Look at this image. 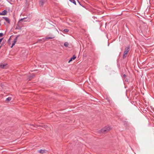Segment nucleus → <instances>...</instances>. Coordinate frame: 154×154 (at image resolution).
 <instances>
[{
	"mask_svg": "<svg viewBox=\"0 0 154 154\" xmlns=\"http://www.w3.org/2000/svg\"><path fill=\"white\" fill-rule=\"evenodd\" d=\"M130 46H128V47H127L125 48V50L124 52L122 58L123 59H125L126 57V55H127L129 51H130Z\"/></svg>",
	"mask_w": 154,
	"mask_h": 154,
	"instance_id": "obj_1",
	"label": "nucleus"
},
{
	"mask_svg": "<svg viewBox=\"0 0 154 154\" xmlns=\"http://www.w3.org/2000/svg\"><path fill=\"white\" fill-rule=\"evenodd\" d=\"M24 19H21L18 22L17 24L16 27V29L20 30L21 29L22 26L21 25V21Z\"/></svg>",
	"mask_w": 154,
	"mask_h": 154,
	"instance_id": "obj_2",
	"label": "nucleus"
},
{
	"mask_svg": "<svg viewBox=\"0 0 154 154\" xmlns=\"http://www.w3.org/2000/svg\"><path fill=\"white\" fill-rule=\"evenodd\" d=\"M111 129L109 126H106L101 129V131L103 133H106L109 131Z\"/></svg>",
	"mask_w": 154,
	"mask_h": 154,
	"instance_id": "obj_3",
	"label": "nucleus"
},
{
	"mask_svg": "<svg viewBox=\"0 0 154 154\" xmlns=\"http://www.w3.org/2000/svg\"><path fill=\"white\" fill-rule=\"evenodd\" d=\"M122 77L124 81L126 82H129V79L127 78V75L125 74H123Z\"/></svg>",
	"mask_w": 154,
	"mask_h": 154,
	"instance_id": "obj_4",
	"label": "nucleus"
},
{
	"mask_svg": "<svg viewBox=\"0 0 154 154\" xmlns=\"http://www.w3.org/2000/svg\"><path fill=\"white\" fill-rule=\"evenodd\" d=\"M8 64L6 63H1L0 65V68L2 69H6L7 68Z\"/></svg>",
	"mask_w": 154,
	"mask_h": 154,
	"instance_id": "obj_5",
	"label": "nucleus"
},
{
	"mask_svg": "<svg viewBox=\"0 0 154 154\" xmlns=\"http://www.w3.org/2000/svg\"><path fill=\"white\" fill-rule=\"evenodd\" d=\"M8 11L7 10H4L2 12L0 13V15H5L7 13Z\"/></svg>",
	"mask_w": 154,
	"mask_h": 154,
	"instance_id": "obj_6",
	"label": "nucleus"
},
{
	"mask_svg": "<svg viewBox=\"0 0 154 154\" xmlns=\"http://www.w3.org/2000/svg\"><path fill=\"white\" fill-rule=\"evenodd\" d=\"M3 18L8 23H10V20L7 17H3Z\"/></svg>",
	"mask_w": 154,
	"mask_h": 154,
	"instance_id": "obj_7",
	"label": "nucleus"
},
{
	"mask_svg": "<svg viewBox=\"0 0 154 154\" xmlns=\"http://www.w3.org/2000/svg\"><path fill=\"white\" fill-rule=\"evenodd\" d=\"M44 1H45V0H41L40 1H39V5H40L42 6L44 4Z\"/></svg>",
	"mask_w": 154,
	"mask_h": 154,
	"instance_id": "obj_8",
	"label": "nucleus"
},
{
	"mask_svg": "<svg viewBox=\"0 0 154 154\" xmlns=\"http://www.w3.org/2000/svg\"><path fill=\"white\" fill-rule=\"evenodd\" d=\"M76 58V57L75 55H74L73 57L70 58V59L69 60L68 62L69 63L70 62L72 61V60H75Z\"/></svg>",
	"mask_w": 154,
	"mask_h": 154,
	"instance_id": "obj_9",
	"label": "nucleus"
},
{
	"mask_svg": "<svg viewBox=\"0 0 154 154\" xmlns=\"http://www.w3.org/2000/svg\"><path fill=\"white\" fill-rule=\"evenodd\" d=\"M19 36V35H17L15 38L14 40L13 41V42L16 43V42L17 41V40L18 37Z\"/></svg>",
	"mask_w": 154,
	"mask_h": 154,
	"instance_id": "obj_10",
	"label": "nucleus"
},
{
	"mask_svg": "<svg viewBox=\"0 0 154 154\" xmlns=\"http://www.w3.org/2000/svg\"><path fill=\"white\" fill-rule=\"evenodd\" d=\"M11 100V97H9L6 99V101L8 102L10 101Z\"/></svg>",
	"mask_w": 154,
	"mask_h": 154,
	"instance_id": "obj_11",
	"label": "nucleus"
},
{
	"mask_svg": "<svg viewBox=\"0 0 154 154\" xmlns=\"http://www.w3.org/2000/svg\"><path fill=\"white\" fill-rule=\"evenodd\" d=\"M64 45L66 47H67L69 45V43L67 42L64 43Z\"/></svg>",
	"mask_w": 154,
	"mask_h": 154,
	"instance_id": "obj_12",
	"label": "nucleus"
},
{
	"mask_svg": "<svg viewBox=\"0 0 154 154\" xmlns=\"http://www.w3.org/2000/svg\"><path fill=\"white\" fill-rule=\"evenodd\" d=\"M71 2L74 4L75 5H76V2L75 0H69Z\"/></svg>",
	"mask_w": 154,
	"mask_h": 154,
	"instance_id": "obj_13",
	"label": "nucleus"
},
{
	"mask_svg": "<svg viewBox=\"0 0 154 154\" xmlns=\"http://www.w3.org/2000/svg\"><path fill=\"white\" fill-rule=\"evenodd\" d=\"M45 152V150H40V152L41 153L43 154Z\"/></svg>",
	"mask_w": 154,
	"mask_h": 154,
	"instance_id": "obj_14",
	"label": "nucleus"
},
{
	"mask_svg": "<svg viewBox=\"0 0 154 154\" xmlns=\"http://www.w3.org/2000/svg\"><path fill=\"white\" fill-rule=\"evenodd\" d=\"M54 38V37H46L45 38V39H53V38Z\"/></svg>",
	"mask_w": 154,
	"mask_h": 154,
	"instance_id": "obj_15",
	"label": "nucleus"
},
{
	"mask_svg": "<svg viewBox=\"0 0 154 154\" xmlns=\"http://www.w3.org/2000/svg\"><path fill=\"white\" fill-rule=\"evenodd\" d=\"M23 19H24L21 21V23L23 22H26L27 21V20H26V19H27L26 17H24V18H23Z\"/></svg>",
	"mask_w": 154,
	"mask_h": 154,
	"instance_id": "obj_16",
	"label": "nucleus"
},
{
	"mask_svg": "<svg viewBox=\"0 0 154 154\" xmlns=\"http://www.w3.org/2000/svg\"><path fill=\"white\" fill-rule=\"evenodd\" d=\"M63 31L65 32H67L69 31V30L67 29H65Z\"/></svg>",
	"mask_w": 154,
	"mask_h": 154,
	"instance_id": "obj_17",
	"label": "nucleus"
},
{
	"mask_svg": "<svg viewBox=\"0 0 154 154\" xmlns=\"http://www.w3.org/2000/svg\"><path fill=\"white\" fill-rule=\"evenodd\" d=\"M15 43L13 42V43L12 45L11 46V48H12L15 45Z\"/></svg>",
	"mask_w": 154,
	"mask_h": 154,
	"instance_id": "obj_18",
	"label": "nucleus"
},
{
	"mask_svg": "<svg viewBox=\"0 0 154 154\" xmlns=\"http://www.w3.org/2000/svg\"><path fill=\"white\" fill-rule=\"evenodd\" d=\"M3 34L2 33H0V37H2L3 36Z\"/></svg>",
	"mask_w": 154,
	"mask_h": 154,
	"instance_id": "obj_19",
	"label": "nucleus"
},
{
	"mask_svg": "<svg viewBox=\"0 0 154 154\" xmlns=\"http://www.w3.org/2000/svg\"><path fill=\"white\" fill-rule=\"evenodd\" d=\"M32 76L31 77H30V79H29V80H30L31 79L33 78V76H34V75H32Z\"/></svg>",
	"mask_w": 154,
	"mask_h": 154,
	"instance_id": "obj_20",
	"label": "nucleus"
},
{
	"mask_svg": "<svg viewBox=\"0 0 154 154\" xmlns=\"http://www.w3.org/2000/svg\"><path fill=\"white\" fill-rule=\"evenodd\" d=\"M10 38L8 40V43H10Z\"/></svg>",
	"mask_w": 154,
	"mask_h": 154,
	"instance_id": "obj_21",
	"label": "nucleus"
},
{
	"mask_svg": "<svg viewBox=\"0 0 154 154\" xmlns=\"http://www.w3.org/2000/svg\"><path fill=\"white\" fill-rule=\"evenodd\" d=\"M78 2L80 5L82 6L80 2H79L78 1Z\"/></svg>",
	"mask_w": 154,
	"mask_h": 154,
	"instance_id": "obj_22",
	"label": "nucleus"
},
{
	"mask_svg": "<svg viewBox=\"0 0 154 154\" xmlns=\"http://www.w3.org/2000/svg\"><path fill=\"white\" fill-rule=\"evenodd\" d=\"M1 25V23H0V26Z\"/></svg>",
	"mask_w": 154,
	"mask_h": 154,
	"instance_id": "obj_23",
	"label": "nucleus"
},
{
	"mask_svg": "<svg viewBox=\"0 0 154 154\" xmlns=\"http://www.w3.org/2000/svg\"><path fill=\"white\" fill-rule=\"evenodd\" d=\"M37 127H40V126H38Z\"/></svg>",
	"mask_w": 154,
	"mask_h": 154,
	"instance_id": "obj_24",
	"label": "nucleus"
}]
</instances>
